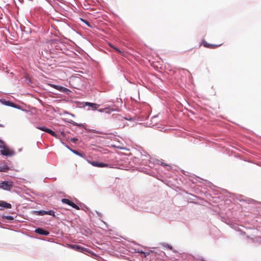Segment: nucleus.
<instances>
[{
    "instance_id": "6ab92c4d",
    "label": "nucleus",
    "mask_w": 261,
    "mask_h": 261,
    "mask_svg": "<svg viewBox=\"0 0 261 261\" xmlns=\"http://www.w3.org/2000/svg\"><path fill=\"white\" fill-rule=\"evenodd\" d=\"M6 104H7V105L11 106L12 107H16L15 106V104L12 102H11L10 101H7Z\"/></svg>"
},
{
    "instance_id": "39448f33",
    "label": "nucleus",
    "mask_w": 261,
    "mask_h": 261,
    "mask_svg": "<svg viewBox=\"0 0 261 261\" xmlns=\"http://www.w3.org/2000/svg\"><path fill=\"white\" fill-rule=\"evenodd\" d=\"M69 246L71 248L76 250L77 251H80V252L87 251V250L86 248L83 247L80 245H70Z\"/></svg>"
},
{
    "instance_id": "1a4fd4ad",
    "label": "nucleus",
    "mask_w": 261,
    "mask_h": 261,
    "mask_svg": "<svg viewBox=\"0 0 261 261\" xmlns=\"http://www.w3.org/2000/svg\"><path fill=\"white\" fill-rule=\"evenodd\" d=\"M0 206L6 208H11L12 207V205L10 203L5 201H0Z\"/></svg>"
},
{
    "instance_id": "aec40b11",
    "label": "nucleus",
    "mask_w": 261,
    "mask_h": 261,
    "mask_svg": "<svg viewBox=\"0 0 261 261\" xmlns=\"http://www.w3.org/2000/svg\"><path fill=\"white\" fill-rule=\"evenodd\" d=\"M5 143L0 140V148H4Z\"/></svg>"
},
{
    "instance_id": "20e7f679",
    "label": "nucleus",
    "mask_w": 261,
    "mask_h": 261,
    "mask_svg": "<svg viewBox=\"0 0 261 261\" xmlns=\"http://www.w3.org/2000/svg\"><path fill=\"white\" fill-rule=\"evenodd\" d=\"M37 128L41 130L48 133V134H49L50 135L54 137H56V134L54 131L51 130L50 129L46 128L45 126H39L37 127Z\"/></svg>"
},
{
    "instance_id": "5701e85b",
    "label": "nucleus",
    "mask_w": 261,
    "mask_h": 261,
    "mask_svg": "<svg viewBox=\"0 0 261 261\" xmlns=\"http://www.w3.org/2000/svg\"><path fill=\"white\" fill-rule=\"evenodd\" d=\"M38 213L40 214L41 215H43L46 214V213H47V211H42L38 212Z\"/></svg>"
},
{
    "instance_id": "412c9836",
    "label": "nucleus",
    "mask_w": 261,
    "mask_h": 261,
    "mask_svg": "<svg viewBox=\"0 0 261 261\" xmlns=\"http://www.w3.org/2000/svg\"><path fill=\"white\" fill-rule=\"evenodd\" d=\"M81 20L82 21H83L85 24H86L88 26L90 27V23L88 21L85 20L83 19H81Z\"/></svg>"
},
{
    "instance_id": "9d476101",
    "label": "nucleus",
    "mask_w": 261,
    "mask_h": 261,
    "mask_svg": "<svg viewBox=\"0 0 261 261\" xmlns=\"http://www.w3.org/2000/svg\"><path fill=\"white\" fill-rule=\"evenodd\" d=\"M3 148V149L1 151V153L3 155H7V156L11 155L10 151L9 149L8 148H6L5 145H4V148Z\"/></svg>"
},
{
    "instance_id": "2eb2a0df",
    "label": "nucleus",
    "mask_w": 261,
    "mask_h": 261,
    "mask_svg": "<svg viewBox=\"0 0 261 261\" xmlns=\"http://www.w3.org/2000/svg\"><path fill=\"white\" fill-rule=\"evenodd\" d=\"M46 214L55 217V212L53 211H51V210L47 211V213H46Z\"/></svg>"
},
{
    "instance_id": "a211bd4d",
    "label": "nucleus",
    "mask_w": 261,
    "mask_h": 261,
    "mask_svg": "<svg viewBox=\"0 0 261 261\" xmlns=\"http://www.w3.org/2000/svg\"><path fill=\"white\" fill-rule=\"evenodd\" d=\"M116 50L120 54H121L122 56H125V50H120V49H118V50Z\"/></svg>"
},
{
    "instance_id": "4468645a",
    "label": "nucleus",
    "mask_w": 261,
    "mask_h": 261,
    "mask_svg": "<svg viewBox=\"0 0 261 261\" xmlns=\"http://www.w3.org/2000/svg\"><path fill=\"white\" fill-rule=\"evenodd\" d=\"M2 218L4 219H6L7 220H11V221L14 220L13 217H12L11 216H4V215H3V216H2Z\"/></svg>"
},
{
    "instance_id": "f3484780",
    "label": "nucleus",
    "mask_w": 261,
    "mask_h": 261,
    "mask_svg": "<svg viewBox=\"0 0 261 261\" xmlns=\"http://www.w3.org/2000/svg\"><path fill=\"white\" fill-rule=\"evenodd\" d=\"M99 105L95 103H92L91 106H90L91 107L93 108L94 109H96L99 107Z\"/></svg>"
},
{
    "instance_id": "393cba45",
    "label": "nucleus",
    "mask_w": 261,
    "mask_h": 261,
    "mask_svg": "<svg viewBox=\"0 0 261 261\" xmlns=\"http://www.w3.org/2000/svg\"><path fill=\"white\" fill-rule=\"evenodd\" d=\"M92 103L87 102L85 103V105L90 107V106H91Z\"/></svg>"
},
{
    "instance_id": "b1692460",
    "label": "nucleus",
    "mask_w": 261,
    "mask_h": 261,
    "mask_svg": "<svg viewBox=\"0 0 261 261\" xmlns=\"http://www.w3.org/2000/svg\"><path fill=\"white\" fill-rule=\"evenodd\" d=\"M71 141L73 143H75L77 141V139L75 138H73L71 139Z\"/></svg>"
},
{
    "instance_id": "0eeeda50",
    "label": "nucleus",
    "mask_w": 261,
    "mask_h": 261,
    "mask_svg": "<svg viewBox=\"0 0 261 261\" xmlns=\"http://www.w3.org/2000/svg\"><path fill=\"white\" fill-rule=\"evenodd\" d=\"M51 86L53 88H54L55 89H56L59 91L66 93L70 91L69 90H68L67 88L62 87V86H61L53 85Z\"/></svg>"
},
{
    "instance_id": "a878e982",
    "label": "nucleus",
    "mask_w": 261,
    "mask_h": 261,
    "mask_svg": "<svg viewBox=\"0 0 261 261\" xmlns=\"http://www.w3.org/2000/svg\"><path fill=\"white\" fill-rule=\"evenodd\" d=\"M47 51H48V50H44V51H45V53H46Z\"/></svg>"
},
{
    "instance_id": "f257e3e1",
    "label": "nucleus",
    "mask_w": 261,
    "mask_h": 261,
    "mask_svg": "<svg viewBox=\"0 0 261 261\" xmlns=\"http://www.w3.org/2000/svg\"><path fill=\"white\" fill-rule=\"evenodd\" d=\"M13 187V182L10 181H3L0 183V188L5 190L10 191Z\"/></svg>"
},
{
    "instance_id": "dca6fc26",
    "label": "nucleus",
    "mask_w": 261,
    "mask_h": 261,
    "mask_svg": "<svg viewBox=\"0 0 261 261\" xmlns=\"http://www.w3.org/2000/svg\"><path fill=\"white\" fill-rule=\"evenodd\" d=\"M161 165L164 167H167V170H170L171 169V166L168 165L167 164L162 162Z\"/></svg>"
},
{
    "instance_id": "9b49d317",
    "label": "nucleus",
    "mask_w": 261,
    "mask_h": 261,
    "mask_svg": "<svg viewBox=\"0 0 261 261\" xmlns=\"http://www.w3.org/2000/svg\"><path fill=\"white\" fill-rule=\"evenodd\" d=\"M99 112H105L107 113H110L111 112L114 111L115 109L110 108H106L103 109L98 110Z\"/></svg>"
},
{
    "instance_id": "423d86ee",
    "label": "nucleus",
    "mask_w": 261,
    "mask_h": 261,
    "mask_svg": "<svg viewBox=\"0 0 261 261\" xmlns=\"http://www.w3.org/2000/svg\"><path fill=\"white\" fill-rule=\"evenodd\" d=\"M201 45H202L204 47L206 48H216L220 45V44H210L204 40L202 41Z\"/></svg>"
},
{
    "instance_id": "6e6552de",
    "label": "nucleus",
    "mask_w": 261,
    "mask_h": 261,
    "mask_svg": "<svg viewBox=\"0 0 261 261\" xmlns=\"http://www.w3.org/2000/svg\"><path fill=\"white\" fill-rule=\"evenodd\" d=\"M35 232L37 233L44 235V236H47L49 234V232L47 230H45L41 228H38L35 230Z\"/></svg>"
},
{
    "instance_id": "ddd939ff",
    "label": "nucleus",
    "mask_w": 261,
    "mask_h": 261,
    "mask_svg": "<svg viewBox=\"0 0 261 261\" xmlns=\"http://www.w3.org/2000/svg\"><path fill=\"white\" fill-rule=\"evenodd\" d=\"M71 151L74 154L77 155H79L80 156H82V157H83L84 154H83V153H80L79 152H78L77 151L75 150H72V149H70Z\"/></svg>"
},
{
    "instance_id": "4be33fe9",
    "label": "nucleus",
    "mask_w": 261,
    "mask_h": 261,
    "mask_svg": "<svg viewBox=\"0 0 261 261\" xmlns=\"http://www.w3.org/2000/svg\"><path fill=\"white\" fill-rule=\"evenodd\" d=\"M139 252V253H140L143 254H144V256L145 257H146L147 255H149V252H145L142 251H140V252Z\"/></svg>"
},
{
    "instance_id": "cd10ccee",
    "label": "nucleus",
    "mask_w": 261,
    "mask_h": 261,
    "mask_svg": "<svg viewBox=\"0 0 261 261\" xmlns=\"http://www.w3.org/2000/svg\"><path fill=\"white\" fill-rule=\"evenodd\" d=\"M73 124H74V125H76V124L75 123H72Z\"/></svg>"
},
{
    "instance_id": "bb28decb",
    "label": "nucleus",
    "mask_w": 261,
    "mask_h": 261,
    "mask_svg": "<svg viewBox=\"0 0 261 261\" xmlns=\"http://www.w3.org/2000/svg\"><path fill=\"white\" fill-rule=\"evenodd\" d=\"M3 209L2 208H0V211L3 210Z\"/></svg>"
},
{
    "instance_id": "7ed1b4c3",
    "label": "nucleus",
    "mask_w": 261,
    "mask_h": 261,
    "mask_svg": "<svg viewBox=\"0 0 261 261\" xmlns=\"http://www.w3.org/2000/svg\"><path fill=\"white\" fill-rule=\"evenodd\" d=\"M88 162L91 164L92 166L97 167H108L109 166L108 164H104L102 163H99L96 161H88Z\"/></svg>"
},
{
    "instance_id": "f8f14e48",
    "label": "nucleus",
    "mask_w": 261,
    "mask_h": 261,
    "mask_svg": "<svg viewBox=\"0 0 261 261\" xmlns=\"http://www.w3.org/2000/svg\"><path fill=\"white\" fill-rule=\"evenodd\" d=\"M9 170V168L7 165L0 166V172H6Z\"/></svg>"
},
{
    "instance_id": "f03ea898",
    "label": "nucleus",
    "mask_w": 261,
    "mask_h": 261,
    "mask_svg": "<svg viewBox=\"0 0 261 261\" xmlns=\"http://www.w3.org/2000/svg\"><path fill=\"white\" fill-rule=\"evenodd\" d=\"M61 201L62 203L68 204L71 206V207L75 208L76 210H80V207L78 205H77L74 203H73V202H72L71 201L68 199L63 198L61 199Z\"/></svg>"
}]
</instances>
